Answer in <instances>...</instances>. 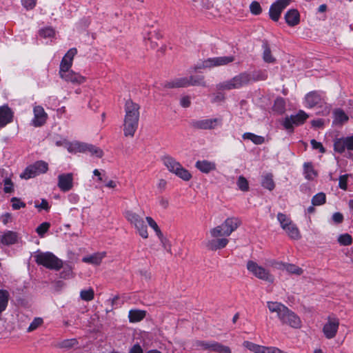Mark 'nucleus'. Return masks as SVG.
<instances>
[{
    "label": "nucleus",
    "instance_id": "obj_18",
    "mask_svg": "<svg viewBox=\"0 0 353 353\" xmlns=\"http://www.w3.org/2000/svg\"><path fill=\"white\" fill-rule=\"evenodd\" d=\"M61 79L65 81L71 82L72 83L81 84L84 82L85 78L78 73H75L72 70H68L59 74Z\"/></svg>",
    "mask_w": 353,
    "mask_h": 353
},
{
    "label": "nucleus",
    "instance_id": "obj_46",
    "mask_svg": "<svg viewBox=\"0 0 353 353\" xmlns=\"http://www.w3.org/2000/svg\"><path fill=\"white\" fill-rule=\"evenodd\" d=\"M72 65V61H69L64 57H63L61 63H60V69H59V74L63 73L64 72H68V70H70L71 66Z\"/></svg>",
    "mask_w": 353,
    "mask_h": 353
},
{
    "label": "nucleus",
    "instance_id": "obj_19",
    "mask_svg": "<svg viewBox=\"0 0 353 353\" xmlns=\"http://www.w3.org/2000/svg\"><path fill=\"white\" fill-rule=\"evenodd\" d=\"M13 113L8 105L0 107V128L4 127L12 121Z\"/></svg>",
    "mask_w": 353,
    "mask_h": 353
},
{
    "label": "nucleus",
    "instance_id": "obj_15",
    "mask_svg": "<svg viewBox=\"0 0 353 353\" xmlns=\"http://www.w3.org/2000/svg\"><path fill=\"white\" fill-rule=\"evenodd\" d=\"M334 150L343 153L345 149L353 150V136L337 139L334 143Z\"/></svg>",
    "mask_w": 353,
    "mask_h": 353
},
{
    "label": "nucleus",
    "instance_id": "obj_1",
    "mask_svg": "<svg viewBox=\"0 0 353 353\" xmlns=\"http://www.w3.org/2000/svg\"><path fill=\"white\" fill-rule=\"evenodd\" d=\"M139 105L129 99L125 104V115L123 123V132L125 137H134L138 128L139 119Z\"/></svg>",
    "mask_w": 353,
    "mask_h": 353
},
{
    "label": "nucleus",
    "instance_id": "obj_25",
    "mask_svg": "<svg viewBox=\"0 0 353 353\" xmlns=\"http://www.w3.org/2000/svg\"><path fill=\"white\" fill-rule=\"evenodd\" d=\"M161 34L159 32L158 30L152 29L147 32V34L144 37L146 41L150 43V47L155 48L157 46V41L160 39Z\"/></svg>",
    "mask_w": 353,
    "mask_h": 353
},
{
    "label": "nucleus",
    "instance_id": "obj_8",
    "mask_svg": "<svg viewBox=\"0 0 353 353\" xmlns=\"http://www.w3.org/2000/svg\"><path fill=\"white\" fill-rule=\"evenodd\" d=\"M124 216L128 221L134 226L142 238L147 239L148 237L147 225L145 224L143 217L132 210H126L124 212Z\"/></svg>",
    "mask_w": 353,
    "mask_h": 353
},
{
    "label": "nucleus",
    "instance_id": "obj_64",
    "mask_svg": "<svg viewBox=\"0 0 353 353\" xmlns=\"http://www.w3.org/2000/svg\"><path fill=\"white\" fill-rule=\"evenodd\" d=\"M128 353H143V350L139 343H136L129 350Z\"/></svg>",
    "mask_w": 353,
    "mask_h": 353
},
{
    "label": "nucleus",
    "instance_id": "obj_34",
    "mask_svg": "<svg viewBox=\"0 0 353 353\" xmlns=\"http://www.w3.org/2000/svg\"><path fill=\"white\" fill-rule=\"evenodd\" d=\"M284 230L286 232L288 235L292 239H299L301 238L300 232L298 228L292 222L286 227Z\"/></svg>",
    "mask_w": 353,
    "mask_h": 353
},
{
    "label": "nucleus",
    "instance_id": "obj_61",
    "mask_svg": "<svg viewBox=\"0 0 353 353\" xmlns=\"http://www.w3.org/2000/svg\"><path fill=\"white\" fill-rule=\"evenodd\" d=\"M77 53V50L75 48H70L67 53L65 54L64 57L68 59L69 61H73L74 57Z\"/></svg>",
    "mask_w": 353,
    "mask_h": 353
},
{
    "label": "nucleus",
    "instance_id": "obj_60",
    "mask_svg": "<svg viewBox=\"0 0 353 353\" xmlns=\"http://www.w3.org/2000/svg\"><path fill=\"white\" fill-rule=\"evenodd\" d=\"M310 143L313 149L319 150L321 153H324L325 152L322 143L316 141L315 139H312Z\"/></svg>",
    "mask_w": 353,
    "mask_h": 353
},
{
    "label": "nucleus",
    "instance_id": "obj_16",
    "mask_svg": "<svg viewBox=\"0 0 353 353\" xmlns=\"http://www.w3.org/2000/svg\"><path fill=\"white\" fill-rule=\"evenodd\" d=\"M57 186L62 192H68L73 187L72 173L61 174L58 176Z\"/></svg>",
    "mask_w": 353,
    "mask_h": 353
},
{
    "label": "nucleus",
    "instance_id": "obj_52",
    "mask_svg": "<svg viewBox=\"0 0 353 353\" xmlns=\"http://www.w3.org/2000/svg\"><path fill=\"white\" fill-rule=\"evenodd\" d=\"M250 12L255 15H258L261 13L262 8L260 3L258 1H254L250 6Z\"/></svg>",
    "mask_w": 353,
    "mask_h": 353
},
{
    "label": "nucleus",
    "instance_id": "obj_20",
    "mask_svg": "<svg viewBox=\"0 0 353 353\" xmlns=\"http://www.w3.org/2000/svg\"><path fill=\"white\" fill-rule=\"evenodd\" d=\"M163 86L166 88H178L190 86L188 77H180L173 79L171 81L165 82Z\"/></svg>",
    "mask_w": 353,
    "mask_h": 353
},
{
    "label": "nucleus",
    "instance_id": "obj_10",
    "mask_svg": "<svg viewBox=\"0 0 353 353\" xmlns=\"http://www.w3.org/2000/svg\"><path fill=\"white\" fill-rule=\"evenodd\" d=\"M48 169V165L43 161H38L34 163L28 165L20 174L21 179H29L37 175L46 173Z\"/></svg>",
    "mask_w": 353,
    "mask_h": 353
},
{
    "label": "nucleus",
    "instance_id": "obj_4",
    "mask_svg": "<svg viewBox=\"0 0 353 353\" xmlns=\"http://www.w3.org/2000/svg\"><path fill=\"white\" fill-rule=\"evenodd\" d=\"M35 262L46 268L59 270L63 266V261L52 252H38L34 255Z\"/></svg>",
    "mask_w": 353,
    "mask_h": 353
},
{
    "label": "nucleus",
    "instance_id": "obj_48",
    "mask_svg": "<svg viewBox=\"0 0 353 353\" xmlns=\"http://www.w3.org/2000/svg\"><path fill=\"white\" fill-rule=\"evenodd\" d=\"M237 185L239 188L243 192L249 190V184L248 180L243 176H240L237 180Z\"/></svg>",
    "mask_w": 353,
    "mask_h": 353
},
{
    "label": "nucleus",
    "instance_id": "obj_39",
    "mask_svg": "<svg viewBox=\"0 0 353 353\" xmlns=\"http://www.w3.org/2000/svg\"><path fill=\"white\" fill-rule=\"evenodd\" d=\"M243 139L250 140L256 145H261L265 142V138L263 137L259 136L251 132L244 133L243 134Z\"/></svg>",
    "mask_w": 353,
    "mask_h": 353
},
{
    "label": "nucleus",
    "instance_id": "obj_59",
    "mask_svg": "<svg viewBox=\"0 0 353 353\" xmlns=\"http://www.w3.org/2000/svg\"><path fill=\"white\" fill-rule=\"evenodd\" d=\"M339 186L342 190H347V175H341L339 177Z\"/></svg>",
    "mask_w": 353,
    "mask_h": 353
},
{
    "label": "nucleus",
    "instance_id": "obj_32",
    "mask_svg": "<svg viewBox=\"0 0 353 353\" xmlns=\"http://www.w3.org/2000/svg\"><path fill=\"white\" fill-rule=\"evenodd\" d=\"M281 267H283V269H285L290 274L301 275L303 272L302 268L294 264L283 263H279L278 268H281Z\"/></svg>",
    "mask_w": 353,
    "mask_h": 353
},
{
    "label": "nucleus",
    "instance_id": "obj_38",
    "mask_svg": "<svg viewBox=\"0 0 353 353\" xmlns=\"http://www.w3.org/2000/svg\"><path fill=\"white\" fill-rule=\"evenodd\" d=\"M272 110L279 114H283L285 110V100L281 97L276 98L274 101Z\"/></svg>",
    "mask_w": 353,
    "mask_h": 353
},
{
    "label": "nucleus",
    "instance_id": "obj_2",
    "mask_svg": "<svg viewBox=\"0 0 353 353\" xmlns=\"http://www.w3.org/2000/svg\"><path fill=\"white\" fill-rule=\"evenodd\" d=\"M268 307L271 312H276L278 318L283 324H286L294 328H299L301 321L299 317L285 305L281 303L268 301Z\"/></svg>",
    "mask_w": 353,
    "mask_h": 353
},
{
    "label": "nucleus",
    "instance_id": "obj_30",
    "mask_svg": "<svg viewBox=\"0 0 353 353\" xmlns=\"http://www.w3.org/2000/svg\"><path fill=\"white\" fill-rule=\"evenodd\" d=\"M262 48L263 49V61L269 63H274L276 61V59L272 55L271 50L268 41H263Z\"/></svg>",
    "mask_w": 353,
    "mask_h": 353
},
{
    "label": "nucleus",
    "instance_id": "obj_50",
    "mask_svg": "<svg viewBox=\"0 0 353 353\" xmlns=\"http://www.w3.org/2000/svg\"><path fill=\"white\" fill-rule=\"evenodd\" d=\"M335 114V120L339 123H343L348 120V117L345 114V113L341 110H337L334 112Z\"/></svg>",
    "mask_w": 353,
    "mask_h": 353
},
{
    "label": "nucleus",
    "instance_id": "obj_62",
    "mask_svg": "<svg viewBox=\"0 0 353 353\" xmlns=\"http://www.w3.org/2000/svg\"><path fill=\"white\" fill-rule=\"evenodd\" d=\"M35 208L39 209H43L48 211L50 209V205L48 201L45 199H41V202L40 204H35Z\"/></svg>",
    "mask_w": 353,
    "mask_h": 353
},
{
    "label": "nucleus",
    "instance_id": "obj_56",
    "mask_svg": "<svg viewBox=\"0 0 353 353\" xmlns=\"http://www.w3.org/2000/svg\"><path fill=\"white\" fill-rule=\"evenodd\" d=\"M212 68L210 62H208V59H207L204 61H202L201 62H199L197 64H196L193 68V70L194 72H196L199 70L204 69V68Z\"/></svg>",
    "mask_w": 353,
    "mask_h": 353
},
{
    "label": "nucleus",
    "instance_id": "obj_57",
    "mask_svg": "<svg viewBox=\"0 0 353 353\" xmlns=\"http://www.w3.org/2000/svg\"><path fill=\"white\" fill-rule=\"evenodd\" d=\"M43 323V320L41 318H35L33 321L30 323L28 330L29 332L33 331L36 330L39 326H40Z\"/></svg>",
    "mask_w": 353,
    "mask_h": 353
},
{
    "label": "nucleus",
    "instance_id": "obj_40",
    "mask_svg": "<svg viewBox=\"0 0 353 353\" xmlns=\"http://www.w3.org/2000/svg\"><path fill=\"white\" fill-rule=\"evenodd\" d=\"M305 177L308 180H312L316 176V172L314 170L311 163H304Z\"/></svg>",
    "mask_w": 353,
    "mask_h": 353
},
{
    "label": "nucleus",
    "instance_id": "obj_22",
    "mask_svg": "<svg viewBox=\"0 0 353 353\" xmlns=\"http://www.w3.org/2000/svg\"><path fill=\"white\" fill-rule=\"evenodd\" d=\"M322 99L321 95L316 91L310 92L305 96L306 105L309 108L321 104Z\"/></svg>",
    "mask_w": 353,
    "mask_h": 353
},
{
    "label": "nucleus",
    "instance_id": "obj_36",
    "mask_svg": "<svg viewBox=\"0 0 353 353\" xmlns=\"http://www.w3.org/2000/svg\"><path fill=\"white\" fill-rule=\"evenodd\" d=\"M63 270L60 272V277L64 279H69L73 277V267L69 263H63Z\"/></svg>",
    "mask_w": 353,
    "mask_h": 353
},
{
    "label": "nucleus",
    "instance_id": "obj_41",
    "mask_svg": "<svg viewBox=\"0 0 353 353\" xmlns=\"http://www.w3.org/2000/svg\"><path fill=\"white\" fill-rule=\"evenodd\" d=\"M251 77V83L257 81H264L268 78V74L265 71L259 70L250 73Z\"/></svg>",
    "mask_w": 353,
    "mask_h": 353
},
{
    "label": "nucleus",
    "instance_id": "obj_42",
    "mask_svg": "<svg viewBox=\"0 0 353 353\" xmlns=\"http://www.w3.org/2000/svg\"><path fill=\"white\" fill-rule=\"evenodd\" d=\"M326 202V196L323 192H319L315 194L312 199V204L314 206L321 205Z\"/></svg>",
    "mask_w": 353,
    "mask_h": 353
},
{
    "label": "nucleus",
    "instance_id": "obj_11",
    "mask_svg": "<svg viewBox=\"0 0 353 353\" xmlns=\"http://www.w3.org/2000/svg\"><path fill=\"white\" fill-rule=\"evenodd\" d=\"M247 269L259 279L271 283L274 282V276L270 274L269 271L253 261H248Z\"/></svg>",
    "mask_w": 353,
    "mask_h": 353
},
{
    "label": "nucleus",
    "instance_id": "obj_3",
    "mask_svg": "<svg viewBox=\"0 0 353 353\" xmlns=\"http://www.w3.org/2000/svg\"><path fill=\"white\" fill-rule=\"evenodd\" d=\"M241 224V221L239 218L230 217L226 219L221 225L211 229L210 232L214 238L229 236Z\"/></svg>",
    "mask_w": 353,
    "mask_h": 353
},
{
    "label": "nucleus",
    "instance_id": "obj_55",
    "mask_svg": "<svg viewBox=\"0 0 353 353\" xmlns=\"http://www.w3.org/2000/svg\"><path fill=\"white\" fill-rule=\"evenodd\" d=\"M11 202L12 203V207L14 210H19L21 208L26 207V203L17 197H12L11 199Z\"/></svg>",
    "mask_w": 353,
    "mask_h": 353
},
{
    "label": "nucleus",
    "instance_id": "obj_26",
    "mask_svg": "<svg viewBox=\"0 0 353 353\" xmlns=\"http://www.w3.org/2000/svg\"><path fill=\"white\" fill-rule=\"evenodd\" d=\"M228 242V239L225 238L212 239L206 243V247L210 250H217L224 248Z\"/></svg>",
    "mask_w": 353,
    "mask_h": 353
},
{
    "label": "nucleus",
    "instance_id": "obj_37",
    "mask_svg": "<svg viewBox=\"0 0 353 353\" xmlns=\"http://www.w3.org/2000/svg\"><path fill=\"white\" fill-rule=\"evenodd\" d=\"M261 185L263 188L269 190H272L275 187L272 174L268 173L263 176L261 181Z\"/></svg>",
    "mask_w": 353,
    "mask_h": 353
},
{
    "label": "nucleus",
    "instance_id": "obj_14",
    "mask_svg": "<svg viewBox=\"0 0 353 353\" xmlns=\"http://www.w3.org/2000/svg\"><path fill=\"white\" fill-rule=\"evenodd\" d=\"M221 123V119H206L202 120H194L191 123L192 127L199 130L214 129L218 123Z\"/></svg>",
    "mask_w": 353,
    "mask_h": 353
},
{
    "label": "nucleus",
    "instance_id": "obj_47",
    "mask_svg": "<svg viewBox=\"0 0 353 353\" xmlns=\"http://www.w3.org/2000/svg\"><path fill=\"white\" fill-rule=\"evenodd\" d=\"M78 345V341L76 339H70L63 340L60 343V347L70 349Z\"/></svg>",
    "mask_w": 353,
    "mask_h": 353
},
{
    "label": "nucleus",
    "instance_id": "obj_44",
    "mask_svg": "<svg viewBox=\"0 0 353 353\" xmlns=\"http://www.w3.org/2000/svg\"><path fill=\"white\" fill-rule=\"evenodd\" d=\"M277 219L280 223L281 228L284 230L286 227L289 226V225L292 222L289 217L287 216L286 214L283 213H278Z\"/></svg>",
    "mask_w": 353,
    "mask_h": 353
},
{
    "label": "nucleus",
    "instance_id": "obj_51",
    "mask_svg": "<svg viewBox=\"0 0 353 353\" xmlns=\"http://www.w3.org/2000/svg\"><path fill=\"white\" fill-rule=\"evenodd\" d=\"M54 30L50 27L45 28L39 30V35L43 38H50L54 37Z\"/></svg>",
    "mask_w": 353,
    "mask_h": 353
},
{
    "label": "nucleus",
    "instance_id": "obj_24",
    "mask_svg": "<svg viewBox=\"0 0 353 353\" xmlns=\"http://www.w3.org/2000/svg\"><path fill=\"white\" fill-rule=\"evenodd\" d=\"M285 19L290 26H294L300 21L299 12L296 9H291L285 13Z\"/></svg>",
    "mask_w": 353,
    "mask_h": 353
},
{
    "label": "nucleus",
    "instance_id": "obj_29",
    "mask_svg": "<svg viewBox=\"0 0 353 353\" xmlns=\"http://www.w3.org/2000/svg\"><path fill=\"white\" fill-rule=\"evenodd\" d=\"M105 252L94 253L92 255L83 257L82 261L84 263L97 265L101 263V261L105 257Z\"/></svg>",
    "mask_w": 353,
    "mask_h": 353
},
{
    "label": "nucleus",
    "instance_id": "obj_63",
    "mask_svg": "<svg viewBox=\"0 0 353 353\" xmlns=\"http://www.w3.org/2000/svg\"><path fill=\"white\" fill-rule=\"evenodd\" d=\"M332 221L336 223H341L343 221V215L341 212H335L332 215Z\"/></svg>",
    "mask_w": 353,
    "mask_h": 353
},
{
    "label": "nucleus",
    "instance_id": "obj_17",
    "mask_svg": "<svg viewBox=\"0 0 353 353\" xmlns=\"http://www.w3.org/2000/svg\"><path fill=\"white\" fill-rule=\"evenodd\" d=\"M34 117L32 124L35 127L41 126L46 121L47 114L41 106H36L34 108Z\"/></svg>",
    "mask_w": 353,
    "mask_h": 353
},
{
    "label": "nucleus",
    "instance_id": "obj_49",
    "mask_svg": "<svg viewBox=\"0 0 353 353\" xmlns=\"http://www.w3.org/2000/svg\"><path fill=\"white\" fill-rule=\"evenodd\" d=\"M338 241L342 245H350L352 243V238L350 234H344L339 236Z\"/></svg>",
    "mask_w": 353,
    "mask_h": 353
},
{
    "label": "nucleus",
    "instance_id": "obj_45",
    "mask_svg": "<svg viewBox=\"0 0 353 353\" xmlns=\"http://www.w3.org/2000/svg\"><path fill=\"white\" fill-rule=\"evenodd\" d=\"M94 292L93 289L89 288L88 290H81L80 292V297L82 300L85 301H92L94 299Z\"/></svg>",
    "mask_w": 353,
    "mask_h": 353
},
{
    "label": "nucleus",
    "instance_id": "obj_27",
    "mask_svg": "<svg viewBox=\"0 0 353 353\" xmlns=\"http://www.w3.org/2000/svg\"><path fill=\"white\" fill-rule=\"evenodd\" d=\"M195 167L201 172L206 174L216 169V165L214 163L206 160L196 161Z\"/></svg>",
    "mask_w": 353,
    "mask_h": 353
},
{
    "label": "nucleus",
    "instance_id": "obj_21",
    "mask_svg": "<svg viewBox=\"0 0 353 353\" xmlns=\"http://www.w3.org/2000/svg\"><path fill=\"white\" fill-rule=\"evenodd\" d=\"M18 234L16 232L7 230L0 237V242L4 245H11L17 243Z\"/></svg>",
    "mask_w": 353,
    "mask_h": 353
},
{
    "label": "nucleus",
    "instance_id": "obj_58",
    "mask_svg": "<svg viewBox=\"0 0 353 353\" xmlns=\"http://www.w3.org/2000/svg\"><path fill=\"white\" fill-rule=\"evenodd\" d=\"M21 3L26 10H32L37 4V0H21Z\"/></svg>",
    "mask_w": 353,
    "mask_h": 353
},
{
    "label": "nucleus",
    "instance_id": "obj_33",
    "mask_svg": "<svg viewBox=\"0 0 353 353\" xmlns=\"http://www.w3.org/2000/svg\"><path fill=\"white\" fill-rule=\"evenodd\" d=\"M85 143L81 142H72L67 143V149L69 152L71 153H77V152H83L85 153Z\"/></svg>",
    "mask_w": 353,
    "mask_h": 353
},
{
    "label": "nucleus",
    "instance_id": "obj_12",
    "mask_svg": "<svg viewBox=\"0 0 353 353\" xmlns=\"http://www.w3.org/2000/svg\"><path fill=\"white\" fill-rule=\"evenodd\" d=\"M291 0H277L273 3L269 10L270 19L278 21L283 10L290 4Z\"/></svg>",
    "mask_w": 353,
    "mask_h": 353
},
{
    "label": "nucleus",
    "instance_id": "obj_54",
    "mask_svg": "<svg viewBox=\"0 0 353 353\" xmlns=\"http://www.w3.org/2000/svg\"><path fill=\"white\" fill-rule=\"evenodd\" d=\"M4 188L3 191L6 193H10L14 191V185L12 180L10 178H6L3 180Z\"/></svg>",
    "mask_w": 353,
    "mask_h": 353
},
{
    "label": "nucleus",
    "instance_id": "obj_28",
    "mask_svg": "<svg viewBox=\"0 0 353 353\" xmlns=\"http://www.w3.org/2000/svg\"><path fill=\"white\" fill-rule=\"evenodd\" d=\"M243 346L254 353H270V347L261 346L250 341H244Z\"/></svg>",
    "mask_w": 353,
    "mask_h": 353
},
{
    "label": "nucleus",
    "instance_id": "obj_7",
    "mask_svg": "<svg viewBox=\"0 0 353 353\" xmlns=\"http://www.w3.org/2000/svg\"><path fill=\"white\" fill-rule=\"evenodd\" d=\"M194 347L198 350H208L217 353H231L228 346H225L214 341L196 340L194 343Z\"/></svg>",
    "mask_w": 353,
    "mask_h": 353
},
{
    "label": "nucleus",
    "instance_id": "obj_53",
    "mask_svg": "<svg viewBox=\"0 0 353 353\" xmlns=\"http://www.w3.org/2000/svg\"><path fill=\"white\" fill-rule=\"evenodd\" d=\"M50 227V224L48 222H43L40 224L36 229V232L40 236H43V234L48 230Z\"/></svg>",
    "mask_w": 353,
    "mask_h": 353
},
{
    "label": "nucleus",
    "instance_id": "obj_43",
    "mask_svg": "<svg viewBox=\"0 0 353 353\" xmlns=\"http://www.w3.org/2000/svg\"><path fill=\"white\" fill-rule=\"evenodd\" d=\"M188 79L190 81V85L206 86L203 76H190Z\"/></svg>",
    "mask_w": 353,
    "mask_h": 353
},
{
    "label": "nucleus",
    "instance_id": "obj_13",
    "mask_svg": "<svg viewBox=\"0 0 353 353\" xmlns=\"http://www.w3.org/2000/svg\"><path fill=\"white\" fill-rule=\"evenodd\" d=\"M339 326V319L334 316H329L327 318V322L324 325L323 327V332L325 336L331 339L336 336Z\"/></svg>",
    "mask_w": 353,
    "mask_h": 353
},
{
    "label": "nucleus",
    "instance_id": "obj_23",
    "mask_svg": "<svg viewBox=\"0 0 353 353\" xmlns=\"http://www.w3.org/2000/svg\"><path fill=\"white\" fill-rule=\"evenodd\" d=\"M234 61L233 56H224L209 58L208 62H210L211 67H218L228 65Z\"/></svg>",
    "mask_w": 353,
    "mask_h": 353
},
{
    "label": "nucleus",
    "instance_id": "obj_9",
    "mask_svg": "<svg viewBox=\"0 0 353 353\" xmlns=\"http://www.w3.org/2000/svg\"><path fill=\"white\" fill-rule=\"evenodd\" d=\"M309 115L303 110H299L297 114L287 116L283 121L282 125L289 132L294 131V126H299L305 123Z\"/></svg>",
    "mask_w": 353,
    "mask_h": 353
},
{
    "label": "nucleus",
    "instance_id": "obj_5",
    "mask_svg": "<svg viewBox=\"0 0 353 353\" xmlns=\"http://www.w3.org/2000/svg\"><path fill=\"white\" fill-rule=\"evenodd\" d=\"M251 83V77L248 72H241L236 75L232 79L220 83L217 85V89L219 90L239 89L243 86H245Z\"/></svg>",
    "mask_w": 353,
    "mask_h": 353
},
{
    "label": "nucleus",
    "instance_id": "obj_35",
    "mask_svg": "<svg viewBox=\"0 0 353 353\" xmlns=\"http://www.w3.org/2000/svg\"><path fill=\"white\" fill-rule=\"evenodd\" d=\"M85 152H88L92 156H94L98 158H101L103 155V152L101 149L95 145L88 143H85Z\"/></svg>",
    "mask_w": 353,
    "mask_h": 353
},
{
    "label": "nucleus",
    "instance_id": "obj_6",
    "mask_svg": "<svg viewBox=\"0 0 353 353\" xmlns=\"http://www.w3.org/2000/svg\"><path fill=\"white\" fill-rule=\"evenodd\" d=\"M163 165L167 169L184 181H189L192 178L190 172L183 168L181 163L171 156H164L161 159Z\"/></svg>",
    "mask_w": 353,
    "mask_h": 353
},
{
    "label": "nucleus",
    "instance_id": "obj_31",
    "mask_svg": "<svg viewBox=\"0 0 353 353\" xmlns=\"http://www.w3.org/2000/svg\"><path fill=\"white\" fill-rule=\"evenodd\" d=\"M146 315V312L140 310H131L129 312L128 318L131 323H136L143 320Z\"/></svg>",
    "mask_w": 353,
    "mask_h": 353
}]
</instances>
